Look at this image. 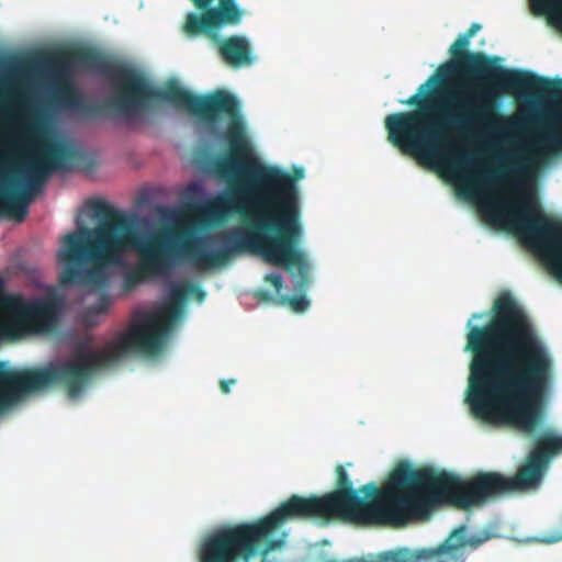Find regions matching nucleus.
Returning <instances> with one entry per match:
<instances>
[{
	"instance_id": "nucleus-1",
	"label": "nucleus",
	"mask_w": 562,
	"mask_h": 562,
	"mask_svg": "<svg viewBox=\"0 0 562 562\" xmlns=\"http://www.w3.org/2000/svg\"><path fill=\"white\" fill-rule=\"evenodd\" d=\"M471 37L460 34L449 48L451 59L441 64L417 92L401 103L416 110L385 117L389 142L422 161L448 165L454 153L449 131L491 133L509 119L497 111L504 94L537 89L554 94V83L529 71L499 65V58L470 52Z\"/></svg>"
},
{
	"instance_id": "nucleus-2",
	"label": "nucleus",
	"mask_w": 562,
	"mask_h": 562,
	"mask_svg": "<svg viewBox=\"0 0 562 562\" xmlns=\"http://www.w3.org/2000/svg\"><path fill=\"white\" fill-rule=\"evenodd\" d=\"M214 93L233 99L232 108L228 111H216L212 121L195 115L210 126L217 123L220 114L231 119L225 132L231 154L213 162L214 172L228 181L246 176L251 182L240 183L236 199L223 200L217 205L223 209L234 207L241 217V225L209 237L210 240L221 243L216 250L204 252L187 243L186 254L199 268L224 266L233 256L241 252L260 254L274 266L288 269L295 267L299 272L295 290L305 291L311 278L306 258L297 249L303 227L296 186L304 178V169L294 167L292 173H289L279 167L258 162L251 154L237 98L222 90Z\"/></svg>"
},
{
	"instance_id": "nucleus-3",
	"label": "nucleus",
	"mask_w": 562,
	"mask_h": 562,
	"mask_svg": "<svg viewBox=\"0 0 562 562\" xmlns=\"http://www.w3.org/2000/svg\"><path fill=\"white\" fill-rule=\"evenodd\" d=\"M493 311L487 324H472L484 316L480 313L467 324L464 350L472 358L465 401L476 418L531 435L542 420L540 400L550 384L553 362L509 294L499 296Z\"/></svg>"
},
{
	"instance_id": "nucleus-4",
	"label": "nucleus",
	"mask_w": 562,
	"mask_h": 562,
	"mask_svg": "<svg viewBox=\"0 0 562 562\" xmlns=\"http://www.w3.org/2000/svg\"><path fill=\"white\" fill-rule=\"evenodd\" d=\"M94 216L99 224L94 228L80 227L66 234L57 259L64 265L59 272L61 286L82 285L98 290H105L109 284V267L121 266L127 250L138 252L136 266L123 274L122 286L124 292H131L138 284L168 277L176 265V258L181 257L193 268L205 270L214 266L195 267L184 250L190 243L204 252L205 246L218 244L204 237H192L188 232H173L166 229L143 239L137 229L138 216L114 209L104 201L92 204Z\"/></svg>"
},
{
	"instance_id": "nucleus-5",
	"label": "nucleus",
	"mask_w": 562,
	"mask_h": 562,
	"mask_svg": "<svg viewBox=\"0 0 562 562\" xmlns=\"http://www.w3.org/2000/svg\"><path fill=\"white\" fill-rule=\"evenodd\" d=\"M52 63L60 69L78 65L112 81L113 92L103 102L88 100L69 82L59 88L57 101L86 117L109 114L127 122H137L154 112L156 101H166L212 121L216 111H228L233 104V99L224 94L196 95L175 81L157 87L135 69L91 47L60 53L54 56Z\"/></svg>"
},
{
	"instance_id": "nucleus-6",
	"label": "nucleus",
	"mask_w": 562,
	"mask_h": 562,
	"mask_svg": "<svg viewBox=\"0 0 562 562\" xmlns=\"http://www.w3.org/2000/svg\"><path fill=\"white\" fill-rule=\"evenodd\" d=\"M191 285H175L167 302L153 312L143 313L127 333L108 348L95 351L78 350L72 359L48 363L42 368L13 370L0 364V414L18 402L22 395L50 385H63L70 398H76L98 369L115 363L126 353L156 355L168 334L172 319L187 299Z\"/></svg>"
},
{
	"instance_id": "nucleus-7",
	"label": "nucleus",
	"mask_w": 562,
	"mask_h": 562,
	"mask_svg": "<svg viewBox=\"0 0 562 562\" xmlns=\"http://www.w3.org/2000/svg\"><path fill=\"white\" fill-rule=\"evenodd\" d=\"M562 452V435L542 432L514 476L499 472H477L463 480L429 467L416 468L413 519H422L439 505L459 509L480 507L505 495L540 487L553 457Z\"/></svg>"
},
{
	"instance_id": "nucleus-8",
	"label": "nucleus",
	"mask_w": 562,
	"mask_h": 562,
	"mask_svg": "<svg viewBox=\"0 0 562 562\" xmlns=\"http://www.w3.org/2000/svg\"><path fill=\"white\" fill-rule=\"evenodd\" d=\"M415 472L408 461H400L382 486L371 482L356 490L345 468L338 464L336 490L322 496L337 521L404 526L413 519Z\"/></svg>"
},
{
	"instance_id": "nucleus-9",
	"label": "nucleus",
	"mask_w": 562,
	"mask_h": 562,
	"mask_svg": "<svg viewBox=\"0 0 562 562\" xmlns=\"http://www.w3.org/2000/svg\"><path fill=\"white\" fill-rule=\"evenodd\" d=\"M522 159L509 169L491 170L484 168L481 176L493 182L505 184L513 199L486 200L485 214L494 221L508 217L510 226L531 244L548 243L550 262L557 273H562V222L542 212L535 188L525 179Z\"/></svg>"
},
{
	"instance_id": "nucleus-10",
	"label": "nucleus",
	"mask_w": 562,
	"mask_h": 562,
	"mask_svg": "<svg viewBox=\"0 0 562 562\" xmlns=\"http://www.w3.org/2000/svg\"><path fill=\"white\" fill-rule=\"evenodd\" d=\"M310 518L336 520L323 496L292 495L265 517L218 528L209 543V557L213 562H229L237 554L249 557L263 544V551L271 552L283 543L278 533L285 521Z\"/></svg>"
},
{
	"instance_id": "nucleus-11",
	"label": "nucleus",
	"mask_w": 562,
	"mask_h": 562,
	"mask_svg": "<svg viewBox=\"0 0 562 562\" xmlns=\"http://www.w3.org/2000/svg\"><path fill=\"white\" fill-rule=\"evenodd\" d=\"M196 11L186 14L181 25L189 38L204 36L213 43L221 57L233 67L249 66L254 61L251 45L244 35L223 38L225 27L238 26L246 16L237 0H190Z\"/></svg>"
},
{
	"instance_id": "nucleus-12",
	"label": "nucleus",
	"mask_w": 562,
	"mask_h": 562,
	"mask_svg": "<svg viewBox=\"0 0 562 562\" xmlns=\"http://www.w3.org/2000/svg\"><path fill=\"white\" fill-rule=\"evenodd\" d=\"M70 151L60 144L40 142L35 151L15 170L19 181H10L13 188L0 187V214L18 222L24 221L34 192L56 170L66 168Z\"/></svg>"
},
{
	"instance_id": "nucleus-13",
	"label": "nucleus",
	"mask_w": 562,
	"mask_h": 562,
	"mask_svg": "<svg viewBox=\"0 0 562 562\" xmlns=\"http://www.w3.org/2000/svg\"><path fill=\"white\" fill-rule=\"evenodd\" d=\"M0 307L14 317L18 329L44 333L54 328L59 303L55 296L26 301L21 295H3L0 297Z\"/></svg>"
},
{
	"instance_id": "nucleus-14",
	"label": "nucleus",
	"mask_w": 562,
	"mask_h": 562,
	"mask_svg": "<svg viewBox=\"0 0 562 562\" xmlns=\"http://www.w3.org/2000/svg\"><path fill=\"white\" fill-rule=\"evenodd\" d=\"M533 16L544 18L549 26L562 33V0H527Z\"/></svg>"
},
{
	"instance_id": "nucleus-15",
	"label": "nucleus",
	"mask_w": 562,
	"mask_h": 562,
	"mask_svg": "<svg viewBox=\"0 0 562 562\" xmlns=\"http://www.w3.org/2000/svg\"><path fill=\"white\" fill-rule=\"evenodd\" d=\"M562 149V121L561 126H548L546 133L540 135L536 145L529 150L530 155L543 157Z\"/></svg>"
},
{
	"instance_id": "nucleus-16",
	"label": "nucleus",
	"mask_w": 562,
	"mask_h": 562,
	"mask_svg": "<svg viewBox=\"0 0 562 562\" xmlns=\"http://www.w3.org/2000/svg\"><path fill=\"white\" fill-rule=\"evenodd\" d=\"M278 303L289 304L291 306V308L296 313H303L310 306V302L304 295L280 296L278 300Z\"/></svg>"
},
{
	"instance_id": "nucleus-17",
	"label": "nucleus",
	"mask_w": 562,
	"mask_h": 562,
	"mask_svg": "<svg viewBox=\"0 0 562 562\" xmlns=\"http://www.w3.org/2000/svg\"><path fill=\"white\" fill-rule=\"evenodd\" d=\"M111 304V299L108 293L103 292L98 299V302L90 307L91 312L95 314L105 313Z\"/></svg>"
},
{
	"instance_id": "nucleus-18",
	"label": "nucleus",
	"mask_w": 562,
	"mask_h": 562,
	"mask_svg": "<svg viewBox=\"0 0 562 562\" xmlns=\"http://www.w3.org/2000/svg\"><path fill=\"white\" fill-rule=\"evenodd\" d=\"M562 541V515L559 521V525L553 530L549 531L543 537V542L546 543H557Z\"/></svg>"
},
{
	"instance_id": "nucleus-19",
	"label": "nucleus",
	"mask_w": 562,
	"mask_h": 562,
	"mask_svg": "<svg viewBox=\"0 0 562 562\" xmlns=\"http://www.w3.org/2000/svg\"><path fill=\"white\" fill-rule=\"evenodd\" d=\"M0 310L3 311L1 307ZM15 329H18V327L14 323V318L12 322H8L0 317V339L12 336Z\"/></svg>"
},
{
	"instance_id": "nucleus-20",
	"label": "nucleus",
	"mask_w": 562,
	"mask_h": 562,
	"mask_svg": "<svg viewBox=\"0 0 562 562\" xmlns=\"http://www.w3.org/2000/svg\"><path fill=\"white\" fill-rule=\"evenodd\" d=\"M462 192L468 198H473L477 193V184L474 179H467L461 188Z\"/></svg>"
},
{
	"instance_id": "nucleus-21",
	"label": "nucleus",
	"mask_w": 562,
	"mask_h": 562,
	"mask_svg": "<svg viewBox=\"0 0 562 562\" xmlns=\"http://www.w3.org/2000/svg\"><path fill=\"white\" fill-rule=\"evenodd\" d=\"M265 281L269 282L274 289L276 292L279 293L283 285L282 276L279 273H269L265 277Z\"/></svg>"
},
{
	"instance_id": "nucleus-22",
	"label": "nucleus",
	"mask_w": 562,
	"mask_h": 562,
	"mask_svg": "<svg viewBox=\"0 0 562 562\" xmlns=\"http://www.w3.org/2000/svg\"><path fill=\"white\" fill-rule=\"evenodd\" d=\"M255 299L260 303L278 302L279 299H274L271 293L266 290H257L254 294Z\"/></svg>"
},
{
	"instance_id": "nucleus-23",
	"label": "nucleus",
	"mask_w": 562,
	"mask_h": 562,
	"mask_svg": "<svg viewBox=\"0 0 562 562\" xmlns=\"http://www.w3.org/2000/svg\"><path fill=\"white\" fill-rule=\"evenodd\" d=\"M235 382H236V381H235V380H233V379H232V380H222V381L220 382V389H221L222 393H224V394L229 393V391H231V385H232V384H234Z\"/></svg>"
},
{
	"instance_id": "nucleus-24",
	"label": "nucleus",
	"mask_w": 562,
	"mask_h": 562,
	"mask_svg": "<svg viewBox=\"0 0 562 562\" xmlns=\"http://www.w3.org/2000/svg\"><path fill=\"white\" fill-rule=\"evenodd\" d=\"M480 30L481 25L479 23H472L464 34L472 38Z\"/></svg>"
},
{
	"instance_id": "nucleus-25",
	"label": "nucleus",
	"mask_w": 562,
	"mask_h": 562,
	"mask_svg": "<svg viewBox=\"0 0 562 562\" xmlns=\"http://www.w3.org/2000/svg\"><path fill=\"white\" fill-rule=\"evenodd\" d=\"M24 132L27 136H34L37 132V127L33 124H27L24 127Z\"/></svg>"
},
{
	"instance_id": "nucleus-26",
	"label": "nucleus",
	"mask_w": 562,
	"mask_h": 562,
	"mask_svg": "<svg viewBox=\"0 0 562 562\" xmlns=\"http://www.w3.org/2000/svg\"><path fill=\"white\" fill-rule=\"evenodd\" d=\"M467 161V157L464 155H458L456 157V164L459 166V165H462Z\"/></svg>"
},
{
	"instance_id": "nucleus-27",
	"label": "nucleus",
	"mask_w": 562,
	"mask_h": 562,
	"mask_svg": "<svg viewBox=\"0 0 562 562\" xmlns=\"http://www.w3.org/2000/svg\"><path fill=\"white\" fill-rule=\"evenodd\" d=\"M2 291H3V282L0 280V297L4 295L2 293Z\"/></svg>"
},
{
	"instance_id": "nucleus-28",
	"label": "nucleus",
	"mask_w": 562,
	"mask_h": 562,
	"mask_svg": "<svg viewBox=\"0 0 562 562\" xmlns=\"http://www.w3.org/2000/svg\"><path fill=\"white\" fill-rule=\"evenodd\" d=\"M7 164V159L3 158L1 161H0V169H2V167Z\"/></svg>"
},
{
	"instance_id": "nucleus-29",
	"label": "nucleus",
	"mask_w": 562,
	"mask_h": 562,
	"mask_svg": "<svg viewBox=\"0 0 562 562\" xmlns=\"http://www.w3.org/2000/svg\"><path fill=\"white\" fill-rule=\"evenodd\" d=\"M0 142H4V138H3V137H0Z\"/></svg>"
}]
</instances>
